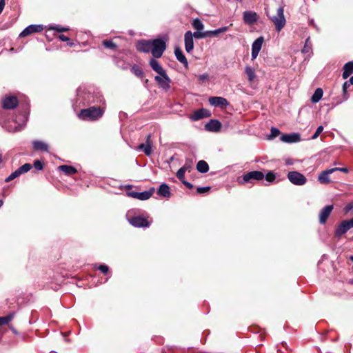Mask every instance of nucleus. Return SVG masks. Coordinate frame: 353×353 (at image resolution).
Returning a JSON list of instances; mask_svg holds the SVG:
<instances>
[{
    "label": "nucleus",
    "mask_w": 353,
    "mask_h": 353,
    "mask_svg": "<svg viewBox=\"0 0 353 353\" xmlns=\"http://www.w3.org/2000/svg\"><path fill=\"white\" fill-rule=\"evenodd\" d=\"M126 217L130 224L135 228H149L152 222L151 219L149 220V216L133 214L132 211H128Z\"/></svg>",
    "instance_id": "f257e3e1"
},
{
    "label": "nucleus",
    "mask_w": 353,
    "mask_h": 353,
    "mask_svg": "<svg viewBox=\"0 0 353 353\" xmlns=\"http://www.w3.org/2000/svg\"><path fill=\"white\" fill-rule=\"evenodd\" d=\"M104 113V108L101 106H91L81 110L78 117L84 121H96L101 118Z\"/></svg>",
    "instance_id": "f03ea898"
},
{
    "label": "nucleus",
    "mask_w": 353,
    "mask_h": 353,
    "mask_svg": "<svg viewBox=\"0 0 353 353\" xmlns=\"http://www.w3.org/2000/svg\"><path fill=\"white\" fill-rule=\"evenodd\" d=\"M266 14L269 19L274 23L275 30L280 32L286 24V19L284 15V6H280L276 10V14L270 16L266 12Z\"/></svg>",
    "instance_id": "7ed1b4c3"
},
{
    "label": "nucleus",
    "mask_w": 353,
    "mask_h": 353,
    "mask_svg": "<svg viewBox=\"0 0 353 353\" xmlns=\"http://www.w3.org/2000/svg\"><path fill=\"white\" fill-rule=\"evenodd\" d=\"M78 96L79 100H81L84 105L94 103H99V105H103L105 103L103 96L99 92H97L95 94H91L89 92L88 94H85L84 96H81L80 90H78Z\"/></svg>",
    "instance_id": "20e7f679"
},
{
    "label": "nucleus",
    "mask_w": 353,
    "mask_h": 353,
    "mask_svg": "<svg viewBox=\"0 0 353 353\" xmlns=\"http://www.w3.org/2000/svg\"><path fill=\"white\" fill-rule=\"evenodd\" d=\"M264 174L261 171H251L243 174L242 179L239 181L241 184L254 183L255 181H261L264 178Z\"/></svg>",
    "instance_id": "39448f33"
},
{
    "label": "nucleus",
    "mask_w": 353,
    "mask_h": 353,
    "mask_svg": "<svg viewBox=\"0 0 353 353\" xmlns=\"http://www.w3.org/2000/svg\"><path fill=\"white\" fill-rule=\"evenodd\" d=\"M166 49V43L161 39H156L152 41V54L154 58L161 57Z\"/></svg>",
    "instance_id": "423d86ee"
},
{
    "label": "nucleus",
    "mask_w": 353,
    "mask_h": 353,
    "mask_svg": "<svg viewBox=\"0 0 353 353\" xmlns=\"http://www.w3.org/2000/svg\"><path fill=\"white\" fill-rule=\"evenodd\" d=\"M289 181L294 185H303L306 183L307 179L301 173L297 171H291L288 174Z\"/></svg>",
    "instance_id": "0eeeda50"
},
{
    "label": "nucleus",
    "mask_w": 353,
    "mask_h": 353,
    "mask_svg": "<svg viewBox=\"0 0 353 353\" xmlns=\"http://www.w3.org/2000/svg\"><path fill=\"white\" fill-rule=\"evenodd\" d=\"M350 225L348 220H343L339 224H337L334 228V235L339 239H341L350 229Z\"/></svg>",
    "instance_id": "6e6552de"
},
{
    "label": "nucleus",
    "mask_w": 353,
    "mask_h": 353,
    "mask_svg": "<svg viewBox=\"0 0 353 353\" xmlns=\"http://www.w3.org/2000/svg\"><path fill=\"white\" fill-rule=\"evenodd\" d=\"M154 192V188H152L148 190H145L141 192H127V195L130 197L137 199L141 201H145L149 199Z\"/></svg>",
    "instance_id": "1a4fd4ad"
},
{
    "label": "nucleus",
    "mask_w": 353,
    "mask_h": 353,
    "mask_svg": "<svg viewBox=\"0 0 353 353\" xmlns=\"http://www.w3.org/2000/svg\"><path fill=\"white\" fill-rule=\"evenodd\" d=\"M18 105V99L14 96H7L2 100V107L6 110L14 109Z\"/></svg>",
    "instance_id": "9d476101"
},
{
    "label": "nucleus",
    "mask_w": 353,
    "mask_h": 353,
    "mask_svg": "<svg viewBox=\"0 0 353 353\" xmlns=\"http://www.w3.org/2000/svg\"><path fill=\"white\" fill-rule=\"evenodd\" d=\"M154 79L158 83L159 87L162 89L165 90H168L170 89L171 80L166 73L165 75L161 74L159 76H156L154 77Z\"/></svg>",
    "instance_id": "9b49d317"
},
{
    "label": "nucleus",
    "mask_w": 353,
    "mask_h": 353,
    "mask_svg": "<svg viewBox=\"0 0 353 353\" xmlns=\"http://www.w3.org/2000/svg\"><path fill=\"white\" fill-rule=\"evenodd\" d=\"M43 30L42 25L32 24L26 27L19 34V37H26L31 34L41 32Z\"/></svg>",
    "instance_id": "f8f14e48"
},
{
    "label": "nucleus",
    "mask_w": 353,
    "mask_h": 353,
    "mask_svg": "<svg viewBox=\"0 0 353 353\" xmlns=\"http://www.w3.org/2000/svg\"><path fill=\"white\" fill-rule=\"evenodd\" d=\"M264 41V38L263 37H258L252 45V60H254L257 56L260 50H261L263 43Z\"/></svg>",
    "instance_id": "ddd939ff"
},
{
    "label": "nucleus",
    "mask_w": 353,
    "mask_h": 353,
    "mask_svg": "<svg viewBox=\"0 0 353 353\" xmlns=\"http://www.w3.org/2000/svg\"><path fill=\"white\" fill-rule=\"evenodd\" d=\"M211 113L210 112L205 108L199 109L196 111H194L190 116V119L192 121H199L203 118H207L210 117Z\"/></svg>",
    "instance_id": "4468645a"
},
{
    "label": "nucleus",
    "mask_w": 353,
    "mask_h": 353,
    "mask_svg": "<svg viewBox=\"0 0 353 353\" xmlns=\"http://www.w3.org/2000/svg\"><path fill=\"white\" fill-rule=\"evenodd\" d=\"M334 209L333 205H327L325 206L319 212V223L321 224H325L327 219L330 216L332 211Z\"/></svg>",
    "instance_id": "2eb2a0df"
},
{
    "label": "nucleus",
    "mask_w": 353,
    "mask_h": 353,
    "mask_svg": "<svg viewBox=\"0 0 353 353\" xmlns=\"http://www.w3.org/2000/svg\"><path fill=\"white\" fill-rule=\"evenodd\" d=\"M243 19L246 24L253 25L258 21L259 16L255 12L245 11L243 13Z\"/></svg>",
    "instance_id": "dca6fc26"
},
{
    "label": "nucleus",
    "mask_w": 353,
    "mask_h": 353,
    "mask_svg": "<svg viewBox=\"0 0 353 353\" xmlns=\"http://www.w3.org/2000/svg\"><path fill=\"white\" fill-rule=\"evenodd\" d=\"M137 49L138 51L148 53L152 52V41L150 40H141L137 44Z\"/></svg>",
    "instance_id": "f3484780"
},
{
    "label": "nucleus",
    "mask_w": 353,
    "mask_h": 353,
    "mask_svg": "<svg viewBox=\"0 0 353 353\" xmlns=\"http://www.w3.org/2000/svg\"><path fill=\"white\" fill-rule=\"evenodd\" d=\"M222 127L221 123L216 119H211L205 125V129L208 132H218Z\"/></svg>",
    "instance_id": "a211bd4d"
},
{
    "label": "nucleus",
    "mask_w": 353,
    "mask_h": 353,
    "mask_svg": "<svg viewBox=\"0 0 353 353\" xmlns=\"http://www.w3.org/2000/svg\"><path fill=\"white\" fill-rule=\"evenodd\" d=\"M185 48L188 53H190L194 48V40L192 37V32L187 31L184 35Z\"/></svg>",
    "instance_id": "6ab92c4d"
},
{
    "label": "nucleus",
    "mask_w": 353,
    "mask_h": 353,
    "mask_svg": "<svg viewBox=\"0 0 353 353\" xmlns=\"http://www.w3.org/2000/svg\"><path fill=\"white\" fill-rule=\"evenodd\" d=\"M151 135L149 134L146 137L145 143H141L139 145L138 149L142 150L145 155L150 156L152 153V142L150 141Z\"/></svg>",
    "instance_id": "aec40b11"
},
{
    "label": "nucleus",
    "mask_w": 353,
    "mask_h": 353,
    "mask_svg": "<svg viewBox=\"0 0 353 353\" xmlns=\"http://www.w3.org/2000/svg\"><path fill=\"white\" fill-rule=\"evenodd\" d=\"M209 103L214 107L223 108L228 104L226 99L221 97H211L209 98Z\"/></svg>",
    "instance_id": "412c9836"
},
{
    "label": "nucleus",
    "mask_w": 353,
    "mask_h": 353,
    "mask_svg": "<svg viewBox=\"0 0 353 353\" xmlns=\"http://www.w3.org/2000/svg\"><path fill=\"white\" fill-rule=\"evenodd\" d=\"M280 139L281 141L285 143H296L299 142L301 140L300 135L296 133H292V134H283Z\"/></svg>",
    "instance_id": "4be33fe9"
},
{
    "label": "nucleus",
    "mask_w": 353,
    "mask_h": 353,
    "mask_svg": "<svg viewBox=\"0 0 353 353\" xmlns=\"http://www.w3.org/2000/svg\"><path fill=\"white\" fill-rule=\"evenodd\" d=\"M334 172V170L327 169L321 172L319 175L318 180L322 184H326L330 182V174Z\"/></svg>",
    "instance_id": "5701e85b"
},
{
    "label": "nucleus",
    "mask_w": 353,
    "mask_h": 353,
    "mask_svg": "<svg viewBox=\"0 0 353 353\" xmlns=\"http://www.w3.org/2000/svg\"><path fill=\"white\" fill-rule=\"evenodd\" d=\"M149 64L150 67L152 68V70L157 72L159 75H165L166 72L155 59H151L149 61Z\"/></svg>",
    "instance_id": "b1692460"
},
{
    "label": "nucleus",
    "mask_w": 353,
    "mask_h": 353,
    "mask_svg": "<svg viewBox=\"0 0 353 353\" xmlns=\"http://www.w3.org/2000/svg\"><path fill=\"white\" fill-rule=\"evenodd\" d=\"M174 54H175L176 59L180 63H183V65L185 66V68H188V63L187 59L185 57V55L183 54L182 50H181V48L179 47H176L174 48Z\"/></svg>",
    "instance_id": "393cba45"
},
{
    "label": "nucleus",
    "mask_w": 353,
    "mask_h": 353,
    "mask_svg": "<svg viewBox=\"0 0 353 353\" xmlns=\"http://www.w3.org/2000/svg\"><path fill=\"white\" fill-rule=\"evenodd\" d=\"M157 194L161 196L169 198L171 195L169 186L165 183H162L157 190Z\"/></svg>",
    "instance_id": "a878e982"
},
{
    "label": "nucleus",
    "mask_w": 353,
    "mask_h": 353,
    "mask_svg": "<svg viewBox=\"0 0 353 353\" xmlns=\"http://www.w3.org/2000/svg\"><path fill=\"white\" fill-rule=\"evenodd\" d=\"M352 73H353V61H349L344 65L342 77L344 79H346Z\"/></svg>",
    "instance_id": "bb28decb"
},
{
    "label": "nucleus",
    "mask_w": 353,
    "mask_h": 353,
    "mask_svg": "<svg viewBox=\"0 0 353 353\" xmlns=\"http://www.w3.org/2000/svg\"><path fill=\"white\" fill-rule=\"evenodd\" d=\"M33 148L35 150L41 151V152H48V145L47 143L41 141H34L32 142Z\"/></svg>",
    "instance_id": "cd10ccee"
},
{
    "label": "nucleus",
    "mask_w": 353,
    "mask_h": 353,
    "mask_svg": "<svg viewBox=\"0 0 353 353\" xmlns=\"http://www.w3.org/2000/svg\"><path fill=\"white\" fill-rule=\"evenodd\" d=\"M229 28L228 26L221 27L220 28L206 31V37H215L221 33L228 31Z\"/></svg>",
    "instance_id": "c85d7f7f"
},
{
    "label": "nucleus",
    "mask_w": 353,
    "mask_h": 353,
    "mask_svg": "<svg viewBox=\"0 0 353 353\" xmlns=\"http://www.w3.org/2000/svg\"><path fill=\"white\" fill-rule=\"evenodd\" d=\"M59 169L66 175H72L77 172L74 167L68 165H60Z\"/></svg>",
    "instance_id": "c756f323"
},
{
    "label": "nucleus",
    "mask_w": 353,
    "mask_h": 353,
    "mask_svg": "<svg viewBox=\"0 0 353 353\" xmlns=\"http://www.w3.org/2000/svg\"><path fill=\"white\" fill-rule=\"evenodd\" d=\"M196 170L201 173H206L209 170V165L206 161L200 160L196 164Z\"/></svg>",
    "instance_id": "7c9ffc66"
},
{
    "label": "nucleus",
    "mask_w": 353,
    "mask_h": 353,
    "mask_svg": "<svg viewBox=\"0 0 353 353\" xmlns=\"http://www.w3.org/2000/svg\"><path fill=\"white\" fill-rule=\"evenodd\" d=\"M323 94V91L321 88H319L316 89L314 93L311 97V101L314 103H318L322 98Z\"/></svg>",
    "instance_id": "2f4dec72"
},
{
    "label": "nucleus",
    "mask_w": 353,
    "mask_h": 353,
    "mask_svg": "<svg viewBox=\"0 0 353 353\" xmlns=\"http://www.w3.org/2000/svg\"><path fill=\"white\" fill-rule=\"evenodd\" d=\"M245 73L248 76V81L252 82L255 78L254 69L250 66H246L245 68Z\"/></svg>",
    "instance_id": "473e14b6"
},
{
    "label": "nucleus",
    "mask_w": 353,
    "mask_h": 353,
    "mask_svg": "<svg viewBox=\"0 0 353 353\" xmlns=\"http://www.w3.org/2000/svg\"><path fill=\"white\" fill-rule=\"evenodd\" d=\"M192 26L196 30H202L204 27L202 21L198 18L193 20Z\"/></svg>",
    "instance_id": "72a5a7b5"
},
{
    "label": "nucleus",
    "mask_w": 353,
    "mask_h": 353,
    "mask_svg": "<svg viewBox=\"0 0 353 353\" xmlns=\"http://www.w3.org/2000/svg\"><path fill=\"white\" fill-rule=\"evenodd\" d=\"M131 71L138 77H142L143 75V72L142 69L137 65H134L132 67Z\"/></svg>",
    "instance_id": "f704fd0d"
},
{
    "label": "nucleus",
    "mask_w": 353,
    "mask_h": 353,
    "mask_svg": "<svg viewBox=\"0 0 353 353\" xmlns=\"http://www.w3.org/2000/svg\"><path fill=\"white\" fill-rule=\"evenodd\" d=\"M21 174L20 173L19 170L18 169H17L14 172H13L12 173H11L6 179H5V181L6 182H10L12 180H14V179L19 177Z\"/></svg>",
    "instance_id": "c9c22d12"
},
{
    "label": "nucleus",
    "mask_w": 353,
    "mask_h": 353,
    "mask_svg": "<svg viewBox=\"0 0 353 353\" xmlns=\"http://www.w3.org/2000/svg\"><path fill=\"white\" fill-rule=\"evenodd\" d=\"M193 162L190 159H186L184 165L181 167L185 172H190L192 168Z\"/></svg>",
    "instance_id": "e433bc0d"
},
{
    "label": "nucleus",
    "mask_w": 353,
    "mask_h": 353,
    "mask_svg": "<svg viewBox=\"0 0 353 353\" xmlns=\"http://www.w3.org/2000/svg\"><path fill=\"white\" fill-rule=\"evenodd\" d=\"M13 318V314L0 317V326L8 324Z\"/></svg>",
    "instance_id": "4c0bfd02"
},
{
    "label": "nucleus",
    "mask_w": 353,
    "mask_h": 353,
    "mask_svg": "<svg viewBox=\"0 0 353 353\" xmlns=\"http://www.w3.org/2000/svg\"><path fill=\"white\" fill-rule=\"evenodd\" d=\"M32 168V165L30 163H25L22 166L19 167L18 170H19L20 173L22 174L23 173H26L28 172Z\"/></svg>",
    "instance_id": "58836bf2"
},
{
    "label": "nucleus",
    "mask_w": 353,
    "mask_h": 353,
    "mask_svg": "<svg viewBox=\"0 0 353 353\" xmlns=\"http://www.w3.org/2000/svg\"><path fill=\"white\" fill-rule=\"evenodd\" d=\"M280 134V131L278 128L272 127L270 130V134L269 139H272L276 137Z\"/></svg>",
    "instance_id": "ea45409f"
},
{
    "label": "nucleus",
    "mask_w": 353,
    "mask_h": 353,
    "mask_svg": "<svg viewBox=\"0 0 353 353\" xmlns=\"http://www.w3.org/2000/svg\"><path fill=\"white\" fill-rule=\"evenodd\" d=\"M201 30H197L196 32H194L192 33V37H194L196 39H203L206 37V31L205 32H200Z\"/></svg>",
    "instance_id": "a19ab883"
},
{
    "label": "nucleus",
    "mask_w": 353,
    "mask_h": 353,
    "mask_svg": "<svg viewBox=\"0 0 353 353\" xmlns=\"http://www.w3.org/2000/svg\"><path fill=\"white\" fill-rule=\"evenodd\" d=\"M103 45L107 48L110 49H114L117 47V45L110 40H105L103 41Z\"/></svg>",
    "instance_id": "79ce46f5"
},
{
    "label": "nucleus",
    "mask_w": 353,
    "mask_h": 353,
    "mask_svg": "<svg viewBox=\"0 0 353 353\" xmlns=\"http://www.w3.org/2000/svg\"><path fill=\"white\" fill-rule=\"evenodd\" d=\"M49 29L54 30L59 32H65L69 30L68 28H62V27H61L59 26H57V25L50 26Z\"/></svg>",
    "instance_id": "37998d69"
},
{
    "label": "nucleus",
    "mask_w": 353,
    "mask_h": 353,
    "mask_svg": "<svg viewBox=\"0 0 353 353\" xmlns=\"http://www.w3.org/2000/svg\"><path fill=\"white\" fill-rule=\"evenodd\" d=\"M310 50H311V47L310 46V38H307L305 40V46H304L303 48L302 49V52L305 54V53L310 52Z\"/></svg>",
    "instance_id": "c03bdc74"
},
{
    "label": "nucleus",
    "mask_w": 353,
    "mask_h": 353,
    "mask_svg": "<svg viewBox=\"0 0 353 353\" xmlns=\"http://www.w3.org/2000/svg\"><path fill=\"white\" fill-rule=\"evenodd\" d=\"M94 267L96 268H97L98 270H99L103 274H107L108 272V271H109L108 266L105 265V264H101V265H99L97 267L95 265Z\"/></svg>",
    "instance_id": "a18cd8bd"
},
{
    "label": "nucleus",
    "mask_w": 353,
    "mask_h": 353,
    "mask_svg": "<svg viewBox=\"0 0 353 353\" xmlns=\"http://www.w3.org/2000/svg\"><path fill=\"white\" fill-rule=\"evenodd\" d=\"M33 165L37 170H41L43 168V163L39 160H35L34 161Z\"/></svg>",
    "instance_id": "49530a36"
},
{
    "label": "nucleus",
    "mask_w": 353,
    "mask_h": 353,
    "mask_svg": "<svg viewBox=\"0 0 353 353\" xmlns=\"http://www.w3.org/2000/svg\"><path fill=\"white\" fill-rule=\"evenodd\" d=\"M210 186L199 187L196 189V192L199 194H204L208 192L210 190Z\"/></svg>",
    "instance_id": "de8ad7c7"
},
{
    "label": "nucleus",
    "mask_w": 353,
    "mask_h": 353,
    "mask_svg": "<svg viewBox=\"0 0 353 353\" xmlns=\"http://www.w3.org/2000/svg\"><path fill=\"white\" fill-rule=\"evenodd\" d=\"M323 126H322V125L319 126L317 128L315 133L312 135V139H316L319 136V134L323 132Z\"/></svg>",
    "instance_id": "09e8293b"
},
{
    "label": "nucleus",
    "mask_w": 353,
    "mask_h": 353,
    "mask_svg": "<svg viewBox=\"0 0 353 353\" xmlns=\"http://www.w3.org/2000/svg\"><path fill=\"white\" fill-rule=\"evenodd\" d=\"M185 173V172L181 168L177 171L176 176L181 181H183L184 180Z\"/></svg>",
    "instance_id": "8fccbe9b"
},
{
    "label": "nucleus",
    "mask_w": 353,
    "mask_h": 353,
    "mask_svg": "<svg viewBox=\"0 0 353 353\" xmlns=\"http://www.w3.org/2000/svg\"><path fill=\"white\" fill-rule=\"evenodd\" d=\"M265 179L266 181H268V182H272L274 181L275 179V175L272 172H269L268 173H267V174L265 175Z\"/></svg>",
    "instance_id": "3c124183"
},
{
    "label": "nucleus",
    "mask_w": 353,
    "mask_h": 353,
    "mask_svg": "<svg viewBox=\"0 0 353 353\" xmlns=\"http://www.w3.org/2000/svg\"><path fill=\"white\" fill-rule=\"evenodd\" d=\"M350 83L348 81H345L343 85V92L344 94H346L347 88L350 87Z\"/></svg>",
    "instance_id": "603ef678"
},
{
    "label": "nucleus",
    "mask_w": 353,
    "mask_h": 353,
    "mask_svg": "<svg viewBox=\"0 0 353 353\" xmlns=\"http://www.w3.org/2000/svg\"><path fill=\"white\" fill-rule=\"evenodd\" d=\"M332 170H334V172L335 171H341V172H343L344 173H347L348 172V169L346 168H332Z\"/></svg>",
    "instance_id": "864d4df0"
},
{
    "label": "nucleus",
    "mask_w": 353,
    "mask_h": 353,
    "mask_svg": "<svg viewBox=\"0 0 353 353\" xmlns=\"http://www.w3.org/2000/svg\"><path fill=\"white\" fill-rule=\"evenodd\" d=\"M208 79V74H203L199 76V79L201 81H204L205 80Z\"/></svg>",
    "instance_id": "5fc2aeb1"
},
{
    "label": "nucleus",
    "mask_w": 353,
    "mask_h": 353,
    "mask_svg": "<svg viewBox=\"0 0 353 353\" xmlns=\"http://www.w3.org/2000/svg\"><path fill=\"white\" fill-rule=\"evenodd\" d=\"M183 183V184L186 186L189 189H192L193 188V185L192 183H190V182H188L185 180H183V181H181Z\"/></svg>",
    "instance_id": "6e6d98bb"
},
{
    "label": "nucleus",
    "mask_w": 353,
    "mask_h": 353,
    "mask_svg": "<svg viewBox=\"0 0 353 353\" xmlns=\"http://www.w3.org/2000/svg\"><path fill=\"white\" fill-rule=\"evenodd\" d=\"M59 38L62 41H69V38L67 36L64 35V34H60L59 36Z\"/></svg>",
    "instance_id": "4d7b16f0"
},
{
    "label": "nucleus",
    "mask_w": 353,
    "mask_h": 353,
    "mask_svg": "<svg viewBox=\"0 0 353 353\" xmlns=\"http://www.w3.org/2000/svg\"><path fill=\"white\" fill-rule=\"evenodd\" d=\"M5 7V0H0V14L2 12Z\"/></svg>",
    "instance_id": "13d9d810"
},
{
    "label": "nucleus",
    "mask_w": 353,
    "mask_h": 353,
    "mask_svg": "<svg viewBox=\"0 0 353 353\" xmlns=\"http://www.w3.org/2000/svg\"><path fill=\"white\" fill-rule=\"evenodd\" d=\"M348 222L350 225V228H353V218L350 220H348Z\"/></svg>",
    "instance_id": "bf43d9fd"
},
{
    "label": "nucleus",
    "mask_w": 353,
    "mask_h": 353,
    "mask_svg": "<svg viewBox=\"0 0 353 353\" xmlns=\"http://www.w3.org/2000/svg\"><path fill=\"white\" fill-rule=\"evenodd\" d=\"M348 82H349L350 85H353V76L350 77Z\"/></svg>",
    "instance_id": "052dcab7"
},
{
    "label": "nucleus",
    "mask_w": 353,
    "mask_h": 353,
    "mask_svg": "<svg viewBox=\"0 0 353 353\" xmlns=\"http://www.w3.org/2000/svg\"><path fill=\"white\" fill-rule=\"evenodd\" d=\"M3 200L0 199V208L3 205Z\"/></svg>",
    "instance_id": "680f3d73"
},
{
    "label": "nucleus",
    "mask_w": 353,
    "mask_h": 353,
    "mask_svg": "<svg viewBox=\"0 0 353 353\" xmlns=\"http://www.w3.org/2000/svg\"><path fill=\"white\" fill-rule=\"evenodd\" d=\"M132 188V185H126V188L127 189H129V188Z\"/></svg>",
    "instance_id": "e2e57ef3"
},
{
    "label": "nucleus",
    "mask_w": 353,
    "mask_h": 353,
    "mask_svg": "<svg viewBox=\"0 0 353 353\" xmlns=\"http://www.w3.org/2000/svg\"><path fill=\"white\" fill-rule=\"evenodd\" d=\"M73 44H74V43H73L72 42H71V43H68V46H73Z\"/></svg>",
    "instance_id": "0e129e2a"
},
{
    "label": "nucleus",
    "mask_w": 353,
    "mask_h": 353,
    "mask_svg": "<svg viewBox=\"0 0 353 353\" xmlns=\"http://www.w3.org/2000/svg\"><path fill=\"white\" fill-rule=\"evenodd\" d=\"M350 259L353 261V256L350 257Z\"/></svg>",
    "instance_id": "69168bd1"
},
{
    "label": "nucleus",
    "mask_w": 353,
    "mask_h": 353,
    "mask_svg": "<svg viewBox=\"0 0 353 353\" xmlns=\"http://www.w3.org/2000/svg\"><path fill=\"white\" fill-rule=\"evenodd\" d=\"M121 68H122V69H123V70H124V69H126V67H121Z\"/></svg>",
    "instance_id": "338daca9"
}]
</instances>
